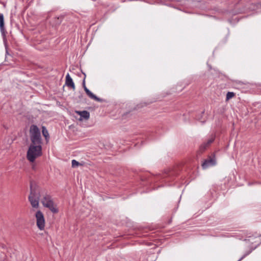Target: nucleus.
<instances>
[{
	"mask_svg": "<svg viewBox=\"0 0 261 261\" xmlns=\"http://www.w3.org/2000/svg\"><path fill=\"white\" fill-rule=\"evenodd\" d=\"M41 197H42L40 200L41 202L44 207L48 208L53 213L56 214L58 213L59 210L57 205L55 204L50 196L46 193H44L35 182L31 181L29 200L33 208H38L39 200Z\"/></svg>",
	"mask_w": 261,
	"mask_h": 261,
	"instance_id": "nucleus-1",
	"label": "nucleus"
},
{
	"mask_svg": "<svg viewBox=\"0 0 261 261\" xmlns=\"http://www.w3.org/2000/svg\"><path fill=\"white\" fill-rule=\"evenodd\" d=\"M30 137L31 145H41L42 140L41 134L38 127L35 125L31 126L30 128Z\"/></svg>",
	"mask_w": 261,
	"mask_h": 261,
	"instance_id": "nucleus-2",
	"label": "nucleus"
},
{
	"mask_svg": "<svg viewBox=\"0 0 261 261\" xmlns=\"http://www.w3.org/2000/svg\"><path fill=\"white\" fill-rule=\"evenodd\" d=\"M42 154L41 145H30L27 152V159L31 162H34L36 158Z\"/></svg>",
	"mask_w": 261,
	"mask_h": 261,
	"instance_id": "nucleus-3",
	"label": "nucleus"
},
{
	"mask_svg": "<svg viewBox=\"0 0 261 261\" xmlns=\"http://www.w3.org/2000/svg\"><path fill=\"white\" fill-rule=\"evenodd\" d=\"M36 223L38 227L40 230H43L45 227V220L43 214L40 211H38L35 214Z\"/></svg>",
	"mask_w": 261,
	"mask_h": 261,
	"instance_id": "nucleus-4",
	"label": "nucleus"
},
{
	"mask_svg": "<svg viewBox=\"0 0 261 261\" xmlns=\"http://www.w3.org/2000/svg\"><path fill=\"white\" fill-rule=\"evenodd\" d=\"M83 86L84 90L87 94V95L91 98V99H94L95 100L97 101L101 102L102 101V99L97 97L96 95L93 94L85 86V83L83 84Z\"/></svg>",
	"mask_w": 261,
	"mask_h": 261,
	"instance_id": "nucleus-5",
	"label": "nucleus"
},
{
	"mask_svg": "<svg viewBox=\"0 0 261 261\" xmlns=\"http://www.w3.org/2000/svg\"><path fill=\"white\" fill-rule=\"evenodd\" d=\"M65 84L73 90H74L75 88L74 84L68 73L66 76Z\"/></svg>",
	"mask_w": 261,
	"mask_h": 261,
	"instance_id": "nucleus-6",
	"label": "nucleus"
},
{
	"mask_svg": "<svg viewBox=\"0 0 261 261\" xmlns=\"http://www.w3.org/2000/svg\"><path fill=\"white\" fill-rule=\"evenodd\" d=\"M77 113L79 114L81 118L80 119V120H82V118H84L85 119H88L90 117V114L88 112L86 111H83L81 112H77Z\"/></svg>",
	"mask_w": 261,
	"mask_h": 261,
	"instance_id": "nucleus-7",
	"label": "nucleus"
},
{
	"mask_svg": "<svg viewBox=\"0 0 261 261\" xmlns=\"http://www.w3.org/2000/svg\"><path fill=\"white\" fill-rule=\"evenodd\" d=\"M212 165V158L210 156L208 159L205 160L202 164V167L203 169H205Z\"/></svg>",
	"mask_w": 261,
	"mask_h": 261,
	"instance_id": "nucleus-8",
	"label": "nucleus"
},
{
	"mask_svg": "<svg viewBox=\"0 0 261 261\" xmlns=\"http://www.w3.org/2000/svg\"><path fill=\"white\" fill-rule=\"evenodd\" d=\"M211 142H212V140H210L206 143L203 144V145H202L200 147L199 150L198 151V153H201L203 151H204L206 149V148L210 145Z\"/></svg>",
	"mask_w": 261,
	"mask_h": 261,
	"instance_id": "nucleus-9",
	"label": "nucleus"
},
{
	"mask_svg": "<svg viewBox=\"0 0 261 261\" xmlns=\"http://www.w3.org/2000/svg\"><path fill=\"white\" fill-rule=\"evenodd\" d=\"M0 29L2 32L4 31V16L0 13Z\"/></svg>",
	"mask_w": 261,
	"mask_h": 261,
	"instance_id": "nucleus-10",
	"label": "nucleus"
},
{
	"mask_svg": "<svg viewBox=\"0 0 261 261\" xmlns=\"http://www.w3.org/2000/svg\"><path fill=\"white\" fill-rule=\"evenodd\" d=\"M42 134L43 136L45 138L46 140H47V139L49 138V134L47 130L46 129L45 126H42Z\"/></svg>",
	"mask_w": 261,
	"mask_h": 261,
	"instance_id": "nucleus-11",
	"label": "nucleus"
},
{
	"mask_svg": "<svg viewBox=\"0 0 261 261\" xmlns=\"http://www.w3.org/2000/svg\"><path fill=\"white\" fill-rule=\"evenodd\" d=\"M234 96V94L233 92H229L227 93L226 95V100H228L231 98H232Z\"/></svg>",
	"mask_w": 261,
	"mask_h": 261,
	"instance_id": "nucleus-12",
	"label": "nucleus"
},
{
	"mask_svg": "<svg viewBox=\"0 0 261 261\" xmlns=\"http://www.w3.org/2000/svg\"><path fill=\"white\" fill-rule=\"evenodd\" d=\"M79 165H80V163L76 161L73 160L72 161V167H77Z\"/></svg>",
	"mask_w": 261,
	"mask_h": 261,
	"instance_id": "nucleus-13",
	"label": "nucleus"
},
{
	"mask_svg": "<svg viewBox=\"0 0 261 261\" xmlns=\"http://www.w3.org/2000/svg\"><path fill=\"white\" fill-rule=\"evenodd\" d=\"M256 6V9H253V10H257L259 8L261 9V3L257 4Z\"/></svg>",
	"mask_w": 261,
	"mask_h": 261,
	"instance_id": "nucleus-14",
	"label": "nucleus"
},
{
	"mask_svg": "<svg viewBox=\"0 0 261 261\" xmlns=\"http://www.w3.org/2000/svg\"><path fill=\"white\" fill-rule=\"evenodd\" d=\"M213 166L216 164V161H215V158H214V155H213Z\"/></svg>",
	"mask_w": 261,
	"mask_h": 261,
	"instance_id": "nucleus-15",
	"label": "nucleus"
}]
</instances>
